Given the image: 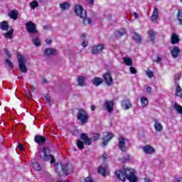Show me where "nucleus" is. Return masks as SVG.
Here are the masks:
<instances>
[{
	"mask_svg": "<svg viewBox=\"0 0 182 182\" xmlns=\"http://www.w3.org/2000/svg\"><path fill=\"white\" fill-rule=\"evenodd\" d=\"M115 176L118 180H121V181H126V180L128 179L129 182H137L136 173L129 168L117 170L115 172Z\"/></svg>",
	"mask_w": 182,
	"mask_h": 182,
	"instance_id": "obj_1",
	"label": "nucleus"
},
{
	"mask_svg": "<svg viewBox=\"0 0 182 182\" xmlns=\"http://www.w3.org/2000/svg\"><path fill=\"white\" fill-rule=\"evenodd\" d=\"M54 167L59 177H66V176H69L73 171V166L69 163L64 164H62V163L60 164L59 163H55Z\"/></svg>",
	"mask_w": 182,
	"mask_h": 182,
	"instance_id": "obj_2",
	"label": "nucleus"
},
{
	"mask_svg": "<svg viewBox=\"0 0 182 182\" xmlns=\"http://www.w3.org/2000/svg\"><path fill=\"white\" fill-rule=\"evenodd\" d=\"M74 11L75 14L82 19L83 25H90V23H92V19H90V18H87V13L82 6L76 5L74 8Z\"/></svg>",
	"mask_w": 182,
	"mask_h": 182,
	"instance_id": "obj_3",
	"label": "nucleus"
},
{
	"mask_svg": "<svg viewBox=\"0 0 182 182\" xmlns=\"http://www.w3.org/2000/svg\"><path fill=\"white\" fill-rule=\"evenodd\" d=\"M47 151H49V148L48 146H44L41 150L43 155L40 154L39 159L43 160V161H49L50 160V164H53V163L56 161V159H55V156H53L52 154H48Z\"/></svg>",
	"mask_w": 182,
	"mask_h": 182,
	"instance_id": "obj_4",
	"label": "nucleus"
},
{
	"mask_svg": "<svg viewBox=\"0 0 182 182\" xmlns=\"http://www.w3.org/2000/svg\"><path fill=\"white\" fill-rule=\"evenodd\" d=\"M17 60L21 72H22V73H28V68H26L27 60L25 58V55L18 54Z\"/></svg>",
	"mask_w": 182,
	"mask_h": 182,
	"instance_id": "obj_5",
	"label": "nucleus"
},
{
	"mask_svg": "<svg viewBox=\"0 0 182 182\" xmlns=\"http://www.w3.org/2000/svg\"><path fill=\"white\" fill-rule=\"evenodd\" d=\"M77 119L82 124H85L89 122V114L85 109H80L77 112Z\"/></svg>",
	"mask_w": 182,
	"mask_h": 182,
	"instance_id": "obj_6",
	"label": "nucleus"
},
{
	"mask_svg": "<svg viewBox=\"0 0 182 182\" xmlns=\"http://www.w3.org/2000/svg\"><path fill=\"white\" fill-rule=\"evenodd\" d=\"M103 49H105V46L103 44L95 45L92 46L90 53L92 55H99V53L103 52Z\"/></svg>",
	"mask_w": 182,
	"mask_h": 182,
	"instance_id": "obj_7",
	"label": "nucleus"
},
{
	"mask_svg": "<svg viewBox=\"0 0 182 182\" xmlns=\"http://www.w3.org/2000/svg\"><path fill=\"white\" fill-rule=\"evenodd\" d=\"M26 28L28 33H38V29H36V24L32 21H29L26 23Z\"/></svg>",
	"mask_w": 182,
	"mask_h": 182,
	"instance_id": "obj_8",
	"label": "nucleus"
},
{
	"mask_svg": "<svg viewBox=\"0 0 182 182\" xmlns=\"http://www.w3.org/2000/svg\"><path fill=\"white\" fill-rule=\"evenodd\" d=\"M106 85L108 86H112L113 85V77H112V74L110 73H106L102 76Z\"/></svg>",
	"mask_w": 182,
	"mask_h": 182,
	"instance_id": "obj_9",
	"label": "nucleus"
},
{
	"mask_svg": "<svg viewBox=\"0 0 182 182\" xmlns=\"http://www.w3.org/2000/svg\"><path fill=\"white\" fill-rule=\"evenodd\" d=\"M104 106L108 113H112V112H113V108L114 107V100L105 101Z\"/></svg>",
	"mask_w": 182,
	"mask_h": 182,
	"instance_id": "obj_10",
	"label": "nucleus"
},
{
	"mask_svg": "<svg viewBox=\"0 0 182 182\" xmlns=\"http://www.w3.org/2000/svg\"><path fill=\"white\" fill-rule=\"evenodd\" d=\"M111 139H113V134L107 132V134L102 137V147H106Z\"/></svg>",
	"mask_w": 182,
	"mask_h": 182,
	"instance_id": "obj_11",
	"label": "nucleus"
},
{
	"mask_svg": "<svg viewBox=\"0 0 182 182\" xmlns=\"http://www.w3.org/2000/svg\"><path fill=\"white\" fill-rule=\"evenodd\" d=\"M171 53L172 58L173 59H176L178 58V56H181V50H180V48L177 46H174L171 50Z\"/></svg>",
	"mask_w": 182,
	"mask_h": 182,
	"instance_id": "obj_12",
	"label": "nucleus"
},
{
	"mask_svg": "<svg viewBox=\"0 0 182 182\" xmlns=\"http://www.w3.org/2000/svg\"><path fill=\"white\" fill-rule=\"evenodd\" d=\"M126 139L123 136H119L118 147L122 151H126L127 148H126Z\"/></svg>",
	"mask_w": 182,
	"mask_h": 182,
	"instance_id": "obj_13",
	"label": "nucleus"
},
{
	"mask_svg": "<svg viewBox=\"0 0 182 182\" xmlns=\"http://www.w3.org/2000/svg\"><path fill=\"white\" fill-rule=\"evenodd\" d=\"M46 137L41 135H36L34 136V141L37 143V144H45L46 143Z\"/></svg>",
	"mask_w": 182,
	"mask_h": 182,
	"instance_id": "obj_14",
	"label": "nucleus"
},
{
	"mask_svg": "<svg viewBox=\"0 0 182 182\" xmlns=\"http://www.w3.org/2000/svg\"><path fill=\"white\" fill-rule=\"evenodd\" d=\"M122 107H124V110H128V109H131L132 107V102L129 99H124L122 102Z\"/></svg>",
	"mask_w": 182,
	"mask_h": 182,
	"instance_id": "obj_15",
	"label": "nucleus"
},
{
	"mask_svg": "<svg viewBox=\"0 0 182 182\" xmlns=\"http://www.w3.org/2000/svg\"><path fill=\"white\" fill-rule=\"evenodd\" d=\"M77 86H80L83 87V86H87V84L86 83V78L85 76L80 75L77 77Z\"/></svg>",
	"mask_w": 182,
	"mask_h": 182,
	"instance_id": "obj_16",
	"label": "nucleus"
},
{
	"mask_svg": "<svg viewBox=\"0 0 182 182\" xmlns=\"http://www.w3.org/2000/svg\"><path fill=\"white\" fill-rule=\"evenodd\" d=\"M80 139L81 140H83L84 144H87V146H90V144H92V139L87 136V134H81Z\"/></svg>",
	"mask_w": 182,
	"mask_h": 182,
	"instance_id": "obj_17",
	"label": "nucleus"
},
{
	"mask_svg": "<svg viewBox=\"0 0 182 182\" xmlns=\"http://www.w3.org/2000/svg\"><path fill=\"white\" fill-rule=\"evenodd\" d=\"M142 149H143L144 153H146V154H153V153H154V151H156V150H154V148H153V146H151L150 145H146V146H143Z\"/></svg>",
	"mask_w": 182,
	"mask_h": 182,
	"instance_id": "obj_18",
	"label": "nucleus"
},
{
	"mask_svg": "<svg viewBox=\"0 0 182 182\" xmlns=\"http://www.w3.org/2000/svg\"><path fill=\"white\" fill-rule=\"evenodd\" d=\"M56 55V50L54 48H47L44 50L45 56H54Z\"/></svg>",
	"mask_w": 182,
	"mask_h": 182,
	"instance_id": "obj_19",
	"label": "nucleus"
},
{
	"mask_svg": "<svg viewBox=\"0 0 182 182\" xmlns=\"http://www.w3.org/2000/svg\"><path fill=\"white\" fill-rule=\"evenodd\" d=\"M91 83H92L94 86H100V85L103 83V79L99 77H95L94 79L91 80Z\"/></svg>",
	"mask_w": 182,
	"mask_h": 182,
	"instance_id": "obj_20",
	"label": "nucleus"
},
{
	"mask_svg": "<svg viewBox=\"0 0 182 182\" xmlns=\"http://www.w3.org/2000/svg\"><path fill=\"white\" fill-rule=\"evenodd\" d=\"M148 34L150 39L149 42L154 43V41H156V35H157V33L153 30H150L148 31Z\"/></svg>",
	"mask_w": 182,
	"mask_h": 182,
	"instance_id": "obj_21",
	"label": "nucleus"
},
{
	"mask_svg": "<svg viewBox=\"0 0 182 182\" xmlns=\"http://www.w3.org/2000/svg\"><path fill=\"white\" fill-rule=\"evenodd\" d=\"M178 42H180L178 36L176 33H172L171 37V43L172 45H176V43H178Z\"/></svg>",
	"mask_w": 182,
	"mask_h": 182,
	"instance_id": "obj_22",
	"label": "nucleus"
},
{
	"mask_svg": "<svg viewBox=\"0 0 182 182\" xmlns=\"http://www.w3.org/2000/svg\"><path fill=\"white\" fill-rule=\"evenodd\" d=\"M19 15V13L18 12V11L16 10H13L11 11L9 14V16L11 18V19H18V16Z\"/></svg>",
	"mask_w": 182,
	"mask_h": 182,
	"instance_id": "obj_23",
	"label": "nucleus"
},
{
	"mask_svg": "<svg viewBox=\"0 0 182 182\" xmlns=\"http://www.w3.org/2000/svg\"><path fill=\"white\" fill-rule=\"evenodd\" d=\"M154 127L156 132H161L163 130V125H161L160 122H157L156 119H155V124L154 125Z\"/></svg>",
	"mask_w": 182,
	"mask_h": 182,
	"instance_id": "obj_24",
	"label": "nucleus"
},
{
	"mask_svg": "<svg viewBox=\"0 0 182 182\" xmlns=\"http://www.w3.org/2000/svg\"><path fill=\"white\" fill-rule=\"evenodd\" d=\"M0 26L2 31H8V29H9V23L6 21H4L0 23Z\"/></svg>",
	"mask_w": 182,
	"mask_h": 182,
	"instance_id": "obj_25",
	"label": "nucleus"
},
{
	"mask_svg": "<svg viewBox=\"0 0 182 182\" xmlns=\"http://www.w3.org/2000/svg\"><path fill=\"white\" fill-rule=\"evenodd\" d=\"M60 8L62 11H67L70 8V4L68 2L61 3L60 4Z\"/></svg>",
	"mask_w": 182,
	"mask_h": 182,
	"instance_id": "obj_26",
	"label": "nucleus"
},
{
	"mask_svg": "<svg viewBox=\"0 0 182 182\" xmlns=\"http://www.w3.org/2000/svg\"><path fill=\"white\" fill-rule=\"evenodd\" d=\"M98 173L101 174L104 177H106V176L107 175V172L106 171V168H104L102 166L98 167Z\"/></svg>",
	"mask_w": 182,
	"mask_h": 182,
	"instance_id": "obj_27",
	"label": "nucleus"
},
{
	"mask_svg": "<svg viewBox=\"0 0 182 182\" xmlns=\"http://www.w3.org/2000/svg\"><path fill=\"white\" fill-rule=\"evenodd\" d=\"M176 95L178 96V97H181L182 99V89L181 87H180L178 85H176Z\"/></svg>",
	"mask_w": 182,
	"mask_h": 182,
	"instance_id": "obj_28",
	"label": "nucleus"
},
{
	"mask_svg": "<svg viewBox=\"0 0 182 182\" xmlns=\"http://www.w3.org/2000/svg\"><path fill=\"white\" fill-rule=\"evenodd\" d=\"M124 63L127 65V66H132L133 65V60L129 58H124Z\"/></svg>",
	"mask_w": 182,
	"mask_h": 182,
	"instance_id": "obj_29",
	"label": "nucleus"
},
{
	"mask_svg": "<svg viewBox=\"0 0 182 182\" xmlns=\"http://www.w3.org/2000/svg\"><path fill=\"white\" fill-rule=\"evenodd\" d=\"M176 16L180 25H182V9L178 10Z\"/></svg>",
	"mask_w": 182,
	"mask_h": 182,
	"instance_id": "obj_30",
	"label": "nucleus"
},
{
	"mask_svg": "<svg viewBox=\"0 0 182 182\" xmlns=\"http://www.w3.org/2000/svg\"><path fill=\"white\" fill-rule=\"evenodd\" d=\"M141 105L143 106V107H146L149 105V100L146 97H141Z\"/></svg>",
	"mask_w": 182,
	"mask_h": 182,
	"instance_id": "obj_31",
	"label": "nucleus"
},
{
	"mask_svg": "<svg viewBox=\"0 0 182 182\" xmlns=\"http://www.w3.org/2000/svg\"><path fill=\"white\" fill-rule=\"evenodd\" d=\"M134 39L139 43H141V36L139 35L137 33H134Z\"/></svg>",
	"mask_w": 182,
	"mask_h": 182,
	"instance_id": "obj_32",
	"label": "nucleus"
},
{
	"mask_svg": "<svg viewBox=\"0 0 182 182\" xmlns=\"http://www.w3.org/2000/svg\"><path fill=\"white\" fill-rule=\"evenodd\" d=\"M92 141H97L100 139V134L98 133H93L92 134Z\"/></svg>",
	"mask_w": 182,
	"mask_h": 182,
	"instance_id": "obj_33",
	"label": "nucleus"
},
{
	"mask_svg": "<svg viewBox=\"0 0 182 182\" xmlns=\"http://www.w3.org/2000/svg\"><path fill=\"white\" fill-rule=\"evenodd\" d=\"M174 109L179 114H182V106L178 104L174 105Z\"/></svg>",
	"mask_w": 182,
	"mask_h": 182,
	"instance_id": "obj_34",
	"label": "nucleus"
},
{
	"mask_svg": "<svg viewBox=\"0 0 182 182\" xmlns=\"http://www.w3.org/2000/svg\"><path fill=\"white\" fill-rule=\"evenodd\" d=\"M4 36L9 39H12V38H14V30L11 29L9 32L6 33Z\"/></svg>",
	"mask_w": 182,
	"mask_h": 182,
	"instance_id": "obj_35",
	"label": "nucleus"
},
{
	"mask_svg": "<svg viewBox=\"0 0 182 182\" xmlns=\"http://www.w3.org/2000/svg\"><path fill=\"white\" fill-rule=\"evenodd\" d=\"M77 146L78 149H80V150H82V149H85V144L83 143V141L79 139L77 140Z\"/></svg>",
	"mask_w": 182,
	"mask_h": 182,
	"instance_id": "obj_36",
	"label": "nucleus"
},
{
	"mask_svg": "<svg viewBox=\"0 0 182 182\" xmlns=\"http://www.w3.org/2000/svg\"><path fill=\"white\" fill-rule=\"evenodd\" d=\"M33 45L37 46V48H39V46H41V41L38 37H36L34 39H33Z\"/></svg>",
	"mask_w": 182,
	"mask_h": 182,
	"instance_id": "obj_37",
	"label": "nucleus"
},
{
	"mask_svg": "<svg viewBox=\"0 0 182 182\" xmlns=\"http://www.w3.org/2000/svg\"><path fill=\"white\" fill-rule=\"evenodd\" d=\"M30 6L31 9H35V8H38V6H39V4L36 1H33L30 3Z\"/></svg>",
	"mask_w": 182,
	"mask_h": 182,
	"instance_id": "obj_38",
	"label": "nucleus"
},
{
	"mask_svg": "<svg viewBox=\"0 0 182 182\" xmlns=\"http://www.w3.org/2000/svg\"><path fill=\"white\" fill-rule=\"evenodd\" d=\"M33 170H36V171H41L42 170V168L41 167V164L39 163L35 164L33 166Z\"/></svg>",
	"mask_w": 182,
	"mask_h": 182,
	"instance_id": "obj_39",
	"label": "nucleus"
},
{
	"mask_svg": "<svg viewBox=\"0 0 182 182\" xmlns=\"http://www.w3.org/2000/svg\"><path fill=\"white\" fill-rule=\"evenodd\" d=\"M6 63L9 66L10 69L14 70V63L9 59L5 60Z\"/></svg>",
	"mask_w": 182,
	"mask_h": 182,
	"instance_id": "obj_40",
	"label": "nucleus"
},
{
	"mask_svg": "<svg viewBox=\"0 0 182 182\" xmlns=\"http://www.w3.org/2000/svg\"><path fill=\"white\" fill-rule=\"evenodd\" d=\"M146 73L149 79H151V77H154V73H153V71H150V70H148L146 71Z\"/></svg>",
	"mask_w": 182,
	"mask_h": 182,
	"instance_id": "obj_41",
	"label": "nucleus"
},
{
	"mask_svg": "<svg viewBox=\"0 0 182 182\" xmlns=\"http://www.w3.org/2000/svg\"><path fill=\"white\" fill-rule=\"evenodd\" d=\"M117 32L119 36H123V35L126 33V31L124 30V28H121L120 30H117Z\"/></svg>",
	"mask_w": 182,
	"mask_h": 182,
	"instance_id": "obj_42",
	"label": "nucleus"
},
{
	"mask_svg": "<svg viewBox=\"0 0 182 182\" xmlns=\"http://www.w3.org/2000/svg\"><path fill=\"white\" fill-rule=\"evenodd\" d=\"M129 70L132 73V75H136V73H137V70H136V68L131 66L129 68Z\"/></svg>",
	"mask_w": 182,
	"mask_h": 182,
	"instance_id": "obj_43",
	"label": "nucleus"
},
{
	"mask_svg": "<svg viewBox=\"0 0 182 182\" xmlns=\"http://www.w3.org/2000/svg\"><path fill=\"white\" fill-rule=\"evenodd\" d=\"M45 99H46V102H48V103L49 105H50V95L46 94V97H45Z\"/></svg>",
	"mask_w": 182,
	"mask_h": 182,
	"instance_id": "obj_44",
	"label": "nucleus"
},
{
	"mask_svg": "<svg viewBox=\"0 0 182 182\" xmlns=\"http://www.w3.org/2000/svg\"><path fill=\"white\" fill-rule=\"evenodd\" d=\"M154 62H156V63H159V65H162L161 57H156V60H154Z\"/></svg>",
	"mask_w": 182,
	"mask_h": 182,
	"instance_id": "obj_45",
	"label": "nucleus"
},
{
	"mask_svg": "<svg viewBox=\"0 0 182 182\" xmlns=\"http://www.w3.org/2000/svg\"><path fill=\"white\" fill-rule=\"evenodd\" d=\"M153 16L159 17V10L156 8L154 9Z\"/></svg>",
	"mask_w": 182,
	"mask_h": 182,
	"instance_id": "obj_46",
	"label": "nucleus"
},
{
	"mask_svg": "<svg viewBox=\"0 0 182 182\" xmlns=\"http://www.w3.org/2000/svg\"><path fill=\"white\" fill-rule=\"evenodd\" d=\"M157 19H159V17H157L156 16H151V22H156V21H157Z\"/></svg>",
	"mask_w": 182,
	"mask_h": 182,
	"instance_id": "obj_47",
	"label": "nucleus"
},
{
	"mask_svg": "<svg viewBox=\"0 0 182 182\" xmlns=\"http://www.w3.org/2000/svg\"><path fill=\"white\" fill-rule=\"evenodd\" d=\"M4 51H5L6 55L8 56V58L11 59V53H9L8 49H5Z\"/></svg>",
	"mask_w": 182,
	"mask_h": 182,
	"instance_id": "obj_48",
	"label": "nucleus"
},
{
	"mask_svg": "<svg viewBox=\"0 0 182 182\" xmlns=\"http://www.w3.org/2000/svg\"><path fill=\"white\" fill-rule=\"evenodd\" d=\"M18 147L19 148V149L21 151H23V150H25V149L23 148V144H21V143H18Z\"/></svg>",
	"mask_w": 182,
	"mask_h": 182,
	"instance_id": "obj_49",
	"label": "nucleus"
},
{
	"mask_svg": "<svg viewBox=\"0 0 182 182\" xmlns=\"http://www.w3.org/2000/svg\"><path fill=\"white\" fill-rule=\"evenodd\" d=\"M36 163H38V160H36V159H33V160H31L30 164L33 166V165L36 164Z\"/></svg>",
	"mask_w": 182,
	"mask_h": 182,
	"instance_id": "obj_50",
	"label": "nucleus"
},
{
	"mask_svg": "<svg viewBox=\"0 0 182 182\" xmlns=\"http://www.w3.org/2000/svg\"><path fill=\"white\" fill-rule=\"evenodd\" d=\"M87 45H89V43L84 40L82 43V46H83V48H86Z\"/></svg>",
	"mask_w": 182,
	"mask_h": 182,
	"instance_id": "obj_51",
	"label": "nucleus"
},
{
	"mask_svg": "<svg viewBox=\"0 0 182 182\" xmlns=\"http://www.w3.org/2000/svg\"><path fill=\"white\" fill-rule=\"evenodd\" d=\"M103 161H106L107 160V154L106 153H104L102 156Z\"/></svg>",
	"mask_w": 182,
	"mask_h": 182,
	"instance_id": "obj_52",
	"label": "nucleus"
},
{
	"mask_svg": "<svg viewBox=\"0 0 182 182\" xmlns=\"http://www.w3.org/2000/svg\"><path fill=\"white\" fill-rule=\"evenodd\" d=\"M52 42H53V41L51 38H47L46 40V43H47V45H51Z\"/></svg>",
	"mask_w": 182,
	"mask_h": 182,
	"instance_id": "obj_53",
	"label": "nucleus"
},
{
	"mask_svg": "<svg viewBox=\"0 0 182 182\" xmlns=\"http://www.w3.org/2000/svg\"><path fill=\"white\" fill-rule=\"evenodd\" d=\"M180 77H181L180 74H176L175 75V80H180Z\"/></svg>",
	"mask_w": 182,
	"mask_h": 182,
	"instance_id": "obj_54",
	"label": "nucleus"
},
{
	"mask_svg": "<svg viewBox=\"0 0 182 182\" xmlns=\"http://www.w3.org/2000/svg\"><path fill=\"white\" fill-rule=\"evenodd\" d=\"M146 92L147 93H151V87H147Z\"/></svg>",
	"mask_w": 182,
	"mask_h": 182,
	"instance_id": "obj_55",
	"label": "nucleus"
},
{
	"mask_svg": "<svg viewBox=\"0 0 182 182\" xmlns=\"http://www.w3.org/2000/svg\"><path fill=\"white\" fill-rule=\"evenodd\" d=\"M91 110L95 112V110H96V107H95V105H91Z\"/></svg>",
	"mask_w": 182,
	"mask_h": 182,
	"instance_id": "obj_56",
	"label": "nucleus"
},
{
	"mask_svg": "<svg viewBox=\"0 0 182 182\" xmlns=\"http://www.w3.org/2000/svg\"><path fill=\"white\" fill-rule=\"evenodd\" d=\"M81 38H82V41H85V39H86V34H82V35L81 36Z\"/></svg>",
	"mask_w": 182,
	"mask_h": 182,
	"instance_id": "obj_57",
	"label": "nucleus"
},
{
	"mask_svg": "<svg viewBox=\"0 0 182 182\" xmlns=\"http://www.w3.org/2000/svg\"><path fill=\"white\" fill-rule=\"evenodd\" d=\"M144 180L145 182H151V180H150V178H145Z\"/></svg>",
	"mask_w": 182,
	"mask_h": 182,
	"instance_id": "obj_58",
	"label": "nucleus"
},
{
	"mask_svg": "<svg viewBox=\"0 0 182 182\" xmlns=\"http://www.w3.org/2000/svg\"><path fill=\"white\" fill-rule=\"evenodd\" d=\"M134 18H136V19H139V14H137V13H134Z\"/></svg>",
	"mask_w": 182,
	"mask_h": 182,
	"instance_id": "obj_59",
	"label": "nucleus"
},
{
	"mask_svg": "<svg viewBox=\"0 0 182 182\" xmlns=\"http://www.w3.org/2000/svg\"><path fill=\"white\" fill-rule=\"evenodd\" d=\"M89 4H91V5H93L95 4V0H88Z\"/></svg>",
	"mask_w": 182,
	"mask_h": 182,
	"instance_id": "obj_60",
	"label": "nucleus"
},
{
	"mask_svg": "<svg viewBox=\"0 0 182 182\" xmlns=\"http://www.w3.org/2000/svg\"><path fill=\"white\" fill-rule=\"evenodd\" d=\"M43 29H45L46 31H48V29H49V27L48 26H44Z\"/></svg>",
	"mask_w": 182,
	"mask_h": 182,
	"instance_id": "obj_61",
	"label": "nucleus"
},
{
	"mask_svg": "<svg viewBox=\"0 0 182 182\" xmlns=\"http://www.w3.org/2000/svg\"><path fill=\"white\" fill-rule=\"evenodd\" d=\"M58 182H69V181H59Z\"/></svg>",
	"mask_w": 182,
	"mask_h": 182,
	"instance_id": "obj_62",
	"label": "nucleus"
},
{
	"mask_svg": "<svg viewBox=\"0 0 182 182\" xmlns=\"http://www.w3.org/2000/svg\"><path fill=\"white\" fill-rule=\"evenodd\" d=\"M43 83H48V80H43Z\"/></svg>",
	"mask_w": 182,
	"mask_h": 182,
	"instance_id": "obj_63",
	"label": "nucleus"
},
{
	"mask_svg": "<svg viewBox=\"0 0 182 182\" xmlns=\"http://www.w3.org/2000/svg\"><path fill=\"white\" fill-rule=\"evenodd\" d=\"M77 149H76V148H74V149H73V151H77Z\"/></svg>",
	"mask_w": 182,
	"mask_h": 182,
	"instance_id": "obj_64",
	"label": "nucleus"
}]
</instances>
